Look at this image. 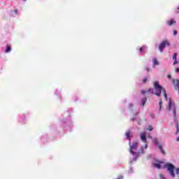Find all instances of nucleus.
I'll return each mask as SVG.
<instances>
[{
    "mask_svg": "<svg viewBox=\"0 0 179 179\" xmlns=\"http://www.w3.org/2000/svg\"><path fill=\"white\" fill-rule=\"evenodd\" d=\"M154 89L155 90V96H157V97H160L161 94H162V92H163V90H165L164 88H163V87H162V85H159V81H155L154 84Z\"/></svg>",
    "mask_w": 179,
    "mask_h": 179,
    "instance_id": "obj_1",
    "label": "nucleus"
},
{
    "mask_svg": "<svg viewBox=\"0 0 179 179\" xmlns=\"http://www.w3.org/2000/svg\"><path fill=\"white\" fill-rule=\"evenodd\" d=\"M176 173L178 174V175H179V169H178V168H177V169H176Z\"/></svg>",
    "mask_w": 179,
    "mask_h": 179,
    "instance_id": "obj_25",
    "label": "nucleus"
},
{
    "mask_svg": "<svg viewBox=\"0 0 179 179\" xmlns=\"http://www.w3.org/2000/svg\"><path fill=\"white\" fill-rule=\"evenodd\" d=\"M159 178H160V179H166V178H164L162 174H159Z\"/></svg>",
    "mask_w": 179,
    "mask_h": 179,
    "instance_id": "obj_23",
    "label": "nucleus"
},
{
    "mask_svg": "<svg viewBox=\"0 0 179 179\" xmlns=\"http://www.w3.org/2000/svg\"><path fill=\"white\" fill-rule=\"evenodd\" d=\"M172 114L173 115V118H174L175 122H177V110L176 109V107H174V106L173 108Z\"/></svg>",
    "mask_w": 179,
    "mask_h": 179,
    "instance_id": "obj_8",
    "label": "nucleus"
},
{
    "mask_svg": "<svg viewBox=\"0 0 179 179\" xmlns=\"http://www.w3.org/2000/svg\"><path fill=\"white\" fill-rule=\"evenodd\" d=\"M176 134H178V132H179V127H178V120L176 122Z\"/></svg>",
    "mask_w": 179,
    "mask_h": 179,
    "instance_id": "obj_16",
    "label": "nucleus"
},
{
    "mask_svg": "<svg viewBox=\"0 0 179 179\" xmlns=\"http://www.w3.org/2000/svg\"><path fill=\"white\" fill-rule=\"evenodd\" d=\"M172 58H173V61L177 59V53H174Z\"/></svg>",
    "mask_w": 179,
    "mask_h": 179,
    "instance_id": "obj_20",
    "label": "nucleus"
},
{
    "mask_svg": "<svg viewBox=\"0 0 179 179\" xmlns=\"http://www.w3.org/2000/svg\"><path fill=\"white\" fill-rule=\"evenodd\" d=\"M173 65H176V64H178V62H177V59L173 60Z\"/></svg>",
    "mask_w": 179,
    "mask_h": 179,
    "instance_id": "obj_27",
    "label": "nucleus"
},
{
    "mask_svg": "<svg viewBox=\"0 0 179 179\" xmlns=\"http://www.w3.org/2000/svg\"><path fill=\"white\" fill-rule=\"evenodd\" d=\"M154 167H156L157 169H162L160 164H154Z\"/></svg>",
    "mask_w": 179,
    "mask_h": 179,
    "instance_id": "obj_18",
    "label": "nucleus"
},
{
    "mask_svg": "<svg viewBox=\"0 0 179 179\" xmlns=\"http://www.w3.org/2000/svg\"><path fill=\"white\" fill-rule=\"evenodd\" d=\"M153 65L154 66H156V65H159V61H157V59L154 58L152 59Z\"/></svg>",
    "mask_w": 179,
    "mask_h": 179,
    "instance_id": "obj_13",
    "label": "nucleus"
},
{
    "mask_svg": "<svg viewBox=\"0 0 179 179\" xmlns=\"http://www.w3.org/2000/svg\"><path fill=\"white\" fill-rule=\"evenodd\" d=\"M173 85L174 86L175 90H179V80L178 79H173Z\"/></svg>",
    "mask_w": 179,
    "mask_h": 179,
    "instance_id": "obj_7",
    "label": "nucleus"
},
{
    "mask_svg": "<svg viewBox=\"0 0 179 179\" xmlns=\"http://www.w3.org/2000/svg\"><path fill=\"white\" fill-rule=\"evenodd\" d=\"M166 45H167L168 47H170V42H169V41L167 40L164 41L159 44V50L160 52H163V50L166 48Z\"/></svg>",
    "mask_w": 179,
    "mask_h": 179,
    "instance_id": "obj_3",
    "label": "nucleus"
},
{
    "mask_svg": "<svg viewBox=\"0 0 179 179\" xmlns=\"http://www.w3.org/2000/svg\"><path fill=\"white\" fill-rule=\"evenodd\" d=\"M176 72L178 73V72H179V68H177V69H176Z\"/></svg>",
    "mask_w": 179,
    "mask_h": 179,
    "instance_id": "obj_32",
    "label": "nucleus"
},
{
    "mask_svg": "<svg viewBox=\"0 0 179 179\" xmlns=\"http://www.w3.org/2000/svg\"><path fill=\"white\" fill-rule=\"evenodd\" d=\"M145 48H140V52H143V49H144Z\"/></svg>",
    "mask_w": 179,
    "mask_h": 179,
    "instance_id": "obj_26",
    "label": "nucleus"
},
{
    "mask_svg": "<svg viewBox=\"0 0 179 179\" xmlns=\"http://www.w3.org/2000/svg\"><path fill=\"white\" fill-rule=\"evenodd\" d=\"M140 138L142 140V142H143L144 143H148V138L146 137V133H141Z\"/></svg>",
    "mask_w": 179,
    "mask_h": 179,
    "instance_id": "obj_6",
    "label": "nucleus"
},
{
    "mask_svg": "<svg viewBox=\"0 0 179 179\" xmlns=\"http://www.w3.org/2000/svg\"><path fill=\"white\" fill-rule=\"evenodd\" d=\"M167 78H168V79H171V75L169 74Z\"/></svg>",
    "mask_w": 179,
    "mask_h": 179,
    "instance_id": "obj_29",
    "label": "nucleus"
},
{
    "mask_svg": "<svg viewBox=\"0 0 179 179\" xmlns=\"http://www.w3.org/2000/svg\"><path fill=\"white\" fill-rule=\"evenodd\" d=\"M12 48H10V46L7 45L6 48V52H10Z\"/></svg>",
    "mask_w": 179,
    "mask_h": 179,
    "instance_id": "obj_14",
    "label": "nucleus"
},
{
    "mask_svg": "<svg viewBox=\"0 0 179 179\" xmlns=\"http://www.w3.org/2000/svg\"><path fill=\"white\" fill-rule=\"evenodd\" d=\"M148 131H153V127H152V126H148Z\"/></svg>",
    "mask_w": 179,
    "mask_h": 179,
    "instance_id": "obj_21",
    "label": "nucleus"
},
{
    "mask_svg": "<svg viewBox=\"0 0 179 179\" xmlns=\"http://www.w3.org/2000/svg\"><path fill=\"white\" fill-rule=\"evenodd\" d=\"M23 1H26V0H23Z\"/></svg>",
    "mask_w": 179,
    "mask_h": 179,
    "instance_id": "obj_38",
    "label": "nucleus"
},
{
    "mask_svg": "<svg viewBox=\"0 0 179 179\" xmlns=\"http://www.w3.org/2000/svg\"><path fill=\"white\" fill-rule=\"evenodd\" d=\"M138 115V113H136V114H135V117H136Z\"/></svg>",
    "mask_w": 179,
    "mask_h": 179,
    "instance_id": "obj_35",
    "label": "nucleus"
},
{
    "mask_svg": "<svg viewBox=\"0 0 179 179\" xmlns=\"http://www.w3.org/2000/svg\"><path fill=\"white\" fill-rule=\"evenodd\" d=\"M163 105V101L162 99L159 100V110H162V106Z\"/></svg>",
    "mask_w": 179,
    "mask_h": 179,
    "instance_id": "obj_19",
    "label": "nucleus"
},
{
    "mask_svg": "<svg viewBox=\"0 0 179 179\" xmlns=\"http://www.w3.org/2000/svg\"><path fill=\"white\" fill-rule=\"evenodd\" d=\"M143 83H148V77H145V78L143 80Z\"/></svg>",
    "mask_w": 179,
    "mask_h": 179,
    "instance_id": "obj_22",
    "label": "nucleus"
},
{
    "mask_svg": "<svg viewBox=\"0 0 179 179\" xmlns=\"http://www.w3.org/2000/svg\"><path fill=\"white\" fill-rule=\"evenodd\" d=\"M148 92L152 93V94H155L156 93V92H155V91L152 88H150L148 90V91H145V90H142L141 91L142 94H145V93H148Z\"/></svg>",
    "mask_w": 179,
    "mask_h": 179,
    "instance_id": "obj_9",
    "label": "nucleus"
},
{
    "mask_svg": "<svg viewBox=\"0 0 179 179\" xmlns=\"http://www.w3.org/2000/svg\"><path fill=\"white\" fill-rule=\"evenodd\" d=\"M138 125H141V122H138Z\"/></svg>",
    "mask_w": 179,
    "mask_h": 179,
    "instance_id": "obj_36",
    "label": "nucleus"
},
{
    "mask_svg": "<svg viewBox=\"0 0 179 179\" xmlns=\"http://www.w3.org/2000/svg\"><path fill=\"white\" fill-rule=\"evenodd\" d=\"M172 107H173V100L171 99V98H170L169 102V111L171 110Z\"/></svg>",
    "mask_w": 179,
    "mask_h": 179,
    "instance_id": "obj_11",
    "label": "nucleus"
},
{
    "mask_svg": "<svg viewBox=\"0 0 179 179\" xmlns=\"http://www.w3.org/2000/svg\"><path fill=\"white\" fill-rule=\"evenodd\" d=\"M146 101H148V98L145 97V98H143L142 100H141V106H145Z\"/></svg>",
    "mask_w": 179,
    "mask_h": 179,
    "instance_id": "obj_12",
    "label": "nucleus"
},
{
    "mask_svg": "<svg viewBox=\"0 0 179 179\" xmlns=\"http://www.w3.org/2000/svg\"><path fill=\"white\" fill-rule=\"evenodd\" d=\"M117 179H122V176L119 177Z\"/></svg>",
    "mask_w": 179,
    "mask_h": 179,
    "instance_id": "obj_34",
    "label": "nucleus"
},
{
    "mask_svg": "<svg viewBox=\"0 0 179 179\" xmlns=\"http://www.w3.org/2000/svg\"><path fill=\"white\" fill-rule=\"evenodd\" d=\"M125 136H126L127 138H131V131H127L125 134Z\"/></svg>",
    "mask_w": 179,
    "mask_h": 179,
    "instance_id": "obj_15",
    "label": "nucleus"
},
{
    "mask_svg": "<svg viewBox=\"0 0 179 179\" xmlns=\"http://www.w3.org/2000/svg\"><path fill=\"white\" fill-rule=\"evenodd\" d=\"M137 148H138V143L134 142L132 145H130V153H131V155H135V152H134L133 150Z\"/></svg>",
    "mask_w": 179,
    "mask_h": 179,
    "instance_id": "obj_5",
    "label": "nucleus"
},
{
    "mask_svg": "<svg viewBox=\"0 0 179 179\" xmlns=\"http://www.w3.org/2000/svg\"><path fill=\"white\" fill-rule=\"evenodd\" d=\"M146 144L145 145L144 148L145 149H148V143H145Z\"/></svg>",
    "mask_w": 179,
    "mask_h": 179,
    "instance_id": "obj_30",
    "label": "nucleus"
},
{
    "mask_svg": "<svg viewBox=\"0 0 179 179\" xmlns=\"http://www.w3.org/2000/svg\"><path fill=\"white\" fill-rule=\"evenodd\" d=\"M178 32L177 30H173V36H177Z\"/></svg>",
    "mask_w": 179,
    "mask_h": 179,
    "instance_id": "obj_24",
    "label": "nucleus"
},
{
    "mask_svg": "<svg viewBox=\"0 0 179 179\" xmlns=\"http://www.w3.org/2000/svg\"><path fill=\"white\" fill-rule=\"evenodd\" d=\"M162 93H164V97L165 100H167V94L166 93V90H163Z\"/></svg>",
    "mask_w": 179,
    "mask_h": 179,
    "instance_id": "obj_17",
    "label": "nucleus"
},
{
    "mask_svg": "<svg viewBox=\"0 0 179 179\" xmlns=\"http://www.w3.org/2000/svg\"><path fill=\"white\" fill-rule=\"evenodd\" d=\"M131 121H136V119L135 117H132V118L131 119Z\"/></svg>",
    "mask_w": 179,
    "mask_h": 179,
    "instance_id": "obj_31",
    "label": "nucleus"
},
{
    "mask_svg": "<svg viewBox=\"0 0 179 179\" xmlns=\"http://www.w3.org/2000/svg\"><path fill=\"white\" fill-rule=\"evenodd\" d=\"M154 143H155V145H157L160 152L162 153V155H166V151H164V150H163V146L162 145V144H159V141H157V138H155L154 140Z\"/></svg>",
    "mask_w": 179,
    "mask_h": 179,
    "instance_id": "obj_4",
    "label": "nucleus"
},
{
    "mask_svg": "<svg viewBox=\"0 0 179 179\" xmlns=\"http://www.w3.org/2000/svg\"><path fill=\"white\" fill-rule=\"evenodd\" d=\"M145 71H147V72H149L150 71V69L149 67H146Z\"/></svg>",
    "mask_w": 179,
    "mask_h": 179,
    "instance_id": "obj_28",
    "label": "nucleus"
},
{
    "mask_svg": "<svg viewBox=\"0 0 179 179\" xmlns=\"http://www.w3.org/2000/svg\"><path fill=\"white\" fill-rule=\"evenodd\" d=\"M178 10H179V7L178 8Z\"/></svg>",
    "mask_w": 179,
    "mask_h": 179,
    "instance_id": "obj_37",
    "label": "nucleus"
},
{
    "mask_svg": "<svg viewBox=\"0 0 179 179\" xmlns=\"http://www.w3.org/2000/svg\"><path fill=\"white\" fill-rule=\"evenodd\" d=\"M176 141H177L178 142H179V137H178V138H176Z\"/></svg>",
    "mask_w": 179,
    "mask_h": 179,
    "instance_id": "obj_33",
    "label": "nucleus"
},
{
    "mask_svg": "<svg viewBox=\"0 0 179 179\" xmlns=\"http://www.w3.org/2000/svg\"><path fill=\"white\" fill-rule=\"evenodd\" d=\"M176 21L174 20H170L167 21L168 26H173V24H176Z\"/></svg>",
    "mask_w": 179,
    "mask_h": 179,
    "instance_id": "obj_10",
    "label": "nucleus"
},
{
    "mask_svg": "<svg viewBox=\"0 0 179 179\" xmlns=\"http://www.w3.org/2000/svg\"><path fill=\"white\" fill-rule=\"evenodd\" d=\"M165 167L167 168L168 171H169L170 175L171 176V177H176V175L174 174V169H176V167L173 166V164H166L165 165Z\"/></svg>",
    "mask_w": 179,
    "mask_h": 179,
    "instance_id": "obj_2",
    "label": "nucleus"
}]
</instances>
